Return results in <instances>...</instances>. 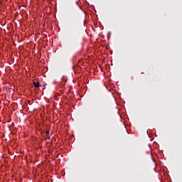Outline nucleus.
<instances>
[{"label": "nucleus", "instance_id": "nucleus-1", "mask_svg": "<svg viewBox=\"0 0 182 182\" xmlns=\"http://www.w3.org/2000/svg\"><path fill=\"white\" fill-rule=\"evenodd\" d=\"M33 86L35 87H39V86H40L39 81H33Z\"/></svg>", "mask_w": 182, "mask_h": 182}, {"label": "nucleus", "instance_id": "nucleus-2", "mask_svg": "<svg viewBox=\"0 0 182 182\" xmlns=\"http://www.w3.org/2000/svg\"><path fill=\"white\" fill-rule=\"evenodd\" d=\"M75 5H76L77 8H80V6L78 2H76Z\"/></svg>", "mask_w": 182, "mask_h": 182}, {"label": "nucleus", "instance_id": "nucleus-3", "mask_svg": "<svg viewBox=\"0 0 182 182\" xmlns=\"http://www.w3.org/2000/svg\"><path fill=\"white\" fill-rule=\"evenodd\" d=\"M46 139H48V140L50 139L49 134H47Z\"/></svg>", "mask_w": 182, "mask_h": 182}, {"label": "nucleus", "instance_id": "nucleus-4", "mask_svg": "<svg viewBox=\"0 0 182 182\" xmlns=\"http://www.w3.org/2000/svg\"><path fill=\"white\" fill-rule=\"evenodd\" d=\"M46 137H48V134H50V131H46Z\"/></svg>", "mask_w": 182, "mask_h": 182}]
</instances>
